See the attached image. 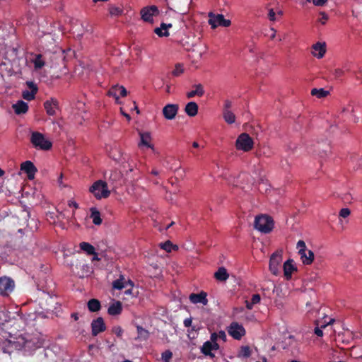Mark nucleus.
I'll return each mask as SVG.
<instances>
[{
  "mask_svg": "<svg viewBox=\"0 0 362 362\" xmlns=\"http://www.w3.org/2000/svg\"><path fill=\"white\" fill-rule=\"evenodd\" d=\"M219 349L218 343H211L209 341H205L201 347V352L206 356H209L213 358L215 355L212 353L213 351H216Z\"/></svg>",
  "mask_w": 362,
  "mask_h": 362,
  "instance_id": "15",
  "label": "nucleus"
},
{
  "mask_svg": "<svg viewBox=\"0 0 362 362\" xmlns=\"http://www.w3.org/2000/svg\"><path fill=\"white\" fill-rule=\"evenodd\" d=\"M112 332L117 336L121 337L123 332L122 329L120 327H115L112 329Z\"/></svg>",
  "mask_w": 362,
  "mask_h": 362,
  "instance_id": "46",
  "label": "nucleus"
},
{
  "mask_svg": "<svg viewBox=\"0 0 362 362\" xmlns=\"http://www.w3.org/2000/svg\"><path fill=\"white\" fill-rule=\"evenodd\" d=\"M192 146H193L194 148H198V147L199 146V144H198L197 141H194V142L192 143Z\"/></svg>",
  "mask_w": 362,
  "mask_h": 362,
  "instance_id": "63",
  "label": "nucleus"
},
{
  "mask_svg": "<svg viewBox=\"0 0 362 362\" xmlns=\"http://www.w3.org/2000/svg\"><path fill=\"white\" fill-rule=\"evenodd\" d=\"M90 212V218H92L93 223L97 226L100 225L102 223V218L100 211L95 208H91Z\"/></svg>",
  "mask_w": 362,
  "mask_h": 362,
  "instance_id": "30",
  "label": "nucleus"
},
{
  "mask_svg": "<svg viewBox=\"0 0 362 362\" xmlns=\"http://www.w3.org/2000/svg\"><path fill=\"white\" fill-rule=\"evenodd\" d=\"M276 13L274 11L273 8L269 9L268 13V18L271 21H274L276 20Z\"/></svg>",
  "mask_w": 362,
  "mask_h": 362,
  "instance_id": "47",
  "label": "nucleus"
},
{
  "mask_svg": "<svg viewBox=\"0 0 362 362\" xmlns=\"http://www.w3.org/2000/svg\"><path fill=\"white\" fill-rule=\"evenodd\" d=\"M228 332L235 339H240L245 334L244 327L237 322L231 323Z\"/></svg>",
  "mask_w": 362,
  "mask_h": 362,
  "instance_id": "12",
  "label": "nucleus"
},
{
  "mask_svg": "<svg viewBox=\"0 0 362 362\" xmlns=\"http://www.w3.org/2000/svg\"><path fill=\"white\" fill-rule=\"evenodd\" d=\"M44 107L48 115L54 116L59 109V102L56 98H52L44 103Z\"/></svg>",
  "mask_w": 362,
  "mask_h": 362,
  "instance_id": "16",
  "label": "nucleus"
},
{
  "mask_svg": "<svg viewBox=\"0 0 362 362\" xmlns=\"http://www.w3.org/2000/svg\"><path fill=\"white\" fill-rule=\"evenodd\" d=\"M30 141L33 147L37 150L49 151L52 147V143L39 132H31Z\"/></svg>",
  "mask_w": 362,
  "mask_h": 362,
  "instance_id": "1",
  "label": "nucleus"
},
{
  "mask_svg": "<svg viewBox=\"0 0 362 362\" xmlns=\"http://www.w3.org/2000/svg\"><path fill=\"white\" fill-rule=\"evenodd\" d=\"M254 226L257 230L263 233H269L274 228V221L269 216L259 215L255 217Z\"/></svg>",
  "mask_w": 362,
  "mask_h": 362,
  "instance_id": "3",
  "label": "nucleus"
},
{
  "mask_svg": "<svg viewBox=\"0 0 362 362\" xmlns=\"http://www.w3.org/2000/svg\"><path fill=\"white\" fill-rule=\"evenodd\" d=\"M88 308L90 312L95 313L98 312L101 308L100 302L95 298H92L88 301L87 303Z\"/></svg>",
  "mask_w": 362,
  "mask_h": 362,
  "instance_id": "29",
  "label": "nucleus"
},
{
  "mask_svg": "<svg viewBox=\"0 0 362 362\" xmlns=\"http://www.w3.org/2000/svg\"><path fill=\"white\" fill-rule=\"evenodd\" d=\"M158 171L155 170V169H153L152 171H151V174L154 175H158Z\"/></svg>",
  "mask_w": 362,
  "mask_h": 362,
  "instance_id": "62",
  "label": "nucleus"
},
{
  "mask_svg": "<svg viewBox=\"0 0 362 362\" xmlns=\"http://www.w3.org/2000/svg\"><path fill=\"white\" fill-rule=\"evenodd\" d=\"M343 71L341 69H336L335 71H334V75L336 77H340L341 76H342L343 74Z\"/></svg>",
  "mask_w": 362,
  "mask_h": 362,
  "instance_id": "58",
  "label": "nucleus"
},
{
  "mask_svg": "<svg viewBox=\"0 0 362 362\" xmlns=\"http://www.w3.org/2000/svg\"><path fill=\"white\" fill-rule=\"evenodd\" d=\"M158 13L156 6L143 8L141 11V18L146 22H152L153 16Z\"/></svg>",
  "mask_w": 362,
  "mask_h": 362,
  "instance_id": "14",
  "label": "nucleus"
},
{
  "mask_svg": "<svg viewBox=\"0 0 362 362\" xmlns=\"http://www.w3.org/2000/svg\"><path fill=\"white\" fill-rule=\"evenodd\" d=\"M320 15L322 16L321 18H320V21H321V23L322 24H325L326 23V21H327V19H328V16L325 13H321Z\"/></svg>",
  "mask_w": 362,
  "mask_h": 362,
  "instance_id": "54",
  "label": "nucleus"
},
{
  "mask_svg": "<svg viewBox=\"0 0 362 362\" xmlns=\"http://www.w3.org/2000/svg\"><path fill=\"white\" fill-rule=\"evenodd\" d=\"M218 339H221L223 341H226V334L225 333L224 331H220L218 332Z\"/></svg>",
  "mask_w": 362,
  "mask_h": 362,
  "instance_id": "49",
  "label": "nucleus"
},
{
  "mask_svg": "<svg viewBox=\"0 0 362 362\" xmlns=\"http://www.w3.org/2000/svg\"><path fill=\"white\" fill-rule=\"evenodd\" d=\"M214 277L218 281H226L228 279L229 274L226 269L221 267L214 273Z\"/></svg>",
  "mask_w": 362,
  "mask_h": 362,
  "instance_id": "27",
  "label": "nucleus"
},
{
  "mask_svg": "<svg viewBox=\"0 0 362 362\" xmlns=\"http://www.w3.org/2000/svg\"><path fill=\"white\" fill-rule=\"evenodd\" d=\"M334 319H331L329 322H327L325 325H322L320 328H319L318 327H316L314 329L315 334L318 337H322L323 332H322V329L326 327L327 325H332L334 322Z\"/></svg>",
  "mask_w": 362,
  "mask_h": 362,
  "instance_id": "40",
  "label": "nucleus"
},
{
  "mask_svg": "<svg viewBox=\"0 0 362 362\" xmlns=\"http://www.w3.org/2000/svg\"><path fill=\"white\" fill-rule=\"evenodd\" d=\"M260 300H261V297H260L259 294H254L252 296L251 303L253 305H256L260 302Z\"/></svg>",
  "mask_w": 362,
  "mask_h": 362,
  "instance_id": "45",
  "label": "nucleus"
},
{
  "mask_svg": "<svg viewBox=\"0 0 362 362\" xmlns=\"http://www.w3.org/2000/svg\"><path fill=\"white\" fill-rule=\"evenodd\" d=\"M122 311V303L119 300L115 301L112 304H111L107 310V313L110 315H119Z\"/></svg>",
  "mask_w": 362,
  "mask_h": 362,
  "instance_id": "24",
  "label": "nucleus"
},
{
  "mask_svg": "<svg viewBox=\"0 0 362 362\" xmlns=\"http://www.w3.org/2000/svg\"><path fill=\"white\" fill-rule=\"evenodd\" d=\"M173 357V353L170 350H166L162 353L161 358L164 362H170Z\"/></svg>",
  "mask_w": 362,
  "mask_h": 362,
  "instance_id": "42",
  "label": "nucleus"
},
{
  "mask_svg": "<svg viewBox=\"0 0 362 362\" xmlns=\"http://www.w3.org/2000/svg\"><path fill=\"white\" fill-rule=\"evenodd\" d=\"M89 192L93 194L96 199H106L110 194L106 182L97 180L90 187Z\"/></svg>",
  "mask_w": 362,
  "mask_h": 362,
  "instance_id": "2",
  "label": "nucleus"
},
{
  "mask_svg": "<svg viewBox=\"0 0 362 362\" xmlns=\"http://www.w3.org/2000/svg\"><path fill=\"white\" fill-rule=\"evenodd\" d=\"M297 248L299 250L298 253L301 256L302 262L304 264L309 265L310 264L314 259V253L311 250L308 251V254H309V257H307L306 254V245L303 240H299L297 243Z\"/></svg>",
  "mask_w": 362,
  "mask_h": 362,
  "instance_id": "10",
  "label": "nucleus"
},
{
  "mask_svg": "<svg viewBox=\"0 0 362 362\" xmlns=\"http://www.w3.org/2000/svg\"><path fill=\"white\" fill-rule=\"evenodd\" d=\"M27 85L30 88V90H33L34 88L37 89V86L33 82H27Z\"/></svg>",
  "mask_w": 362,
  "mask_h": 362,
  "instance_id": "57",
  "label": "nucleus"
},
{
  "mask_svg": "<svg viewBox=\"0 0 362 362\" xmlns=\"http://www.w3.org/2000/svg\"><path fill=\"white\" fill-rule=\"evenodd\" d=\"M327 0H313V3L317 6H323Z\"/></svg>",
  "mask_w": 362,
  "mask_h": 362,
  "instance_id": "51",
  "label": "nucleus"
},
{
  "mask_svg": "<svg viewBox=\"0 0 362 362\" xmlns=\"http://www.w3.org/2000/svg\"><path fill=\"white\" fill-rule=\"evenodd\" d=\"M136 329L138 334V339L145 341L149 338L150 333L147 329L143 328L141 326L139 325L136 326Z\"/></svg>",
  "mask_w": 362,
  "mask_h": 362,
  "instance_id": "33",
  "label": "nucleus"
},
{
  "mask_svg": "<svg viewBox=\"0 0 362 362\" xmlns=\"http://www.w3.org/2000/svg\"><path fill=\"white\" fill-rule=\"evenodd\" d=\"M293 261L291 259L286 260L284 265V273L287 280L291 278L292 273L296 270V267L293 264Z\"/></svg>",
  "mask_w": 362,
  "mask_h": 362,
  "instance_id": "21",
  "label": "nucleus"
},
{
  "mask_svg": "<svg viewBox=\"0 0 362 362\" xmlns=\"http://www.w3.org/2000/svg\"><path fill=\"white\" fill-rule=\"evenodd\" d=\"M79 247L81 250L84 251L88 255H92L95 254V247L87 242H82L79 244Z\"/></svg>",
  "mask_w": 362,
  "mask_h": 362,
  "instance_id": "31",
  "label": "nucleus"
},
{
  "mask_svg": "<svg viewBox=\"0 0 362 362\" xmlns=\"http://www.w3.org/2000/svg\"><path fill=\"white\" fill-rule=\"evenodd\" d=\"M127 95V90L123 86H112L107 92V95L113 97L117 104L120 103L119 96L125 97Z\"/></svg>",
  "mask_w": 362,
  "mask_h": 362,
  "instance_id": "11",
  "label": "nucleus"
},
{
  "mask_svg": "<svg viewBox=\"0 0 362 362\" xmlns=\"http://www.w3.org/2000/svg\"><path fill=\"white\" fill-rule=\"evenodd\" d=\"M109 12L111 16H119L122 14L123 9L118 6H110L109 8Z\"/></svg>",
  "mask_w": 362,
  "mask_h": 362,
  "instance_id": "39",
  "label": "nucleus"
},
{
  "mask_svg": "<svg viewBox=\"0 0 362 362\" xmlns=\"http://www.w3.org/2000/svg\"><path fill=\"white\" fill-rule=\"evenodd\" d=\"M21 170L27 174L29 180H33L35 174L37 172V168L35 165L30 160L25 161L21 165Z\"/></svg>",
  "mask_w": 362,
  "mask_h": 362,
  "instance_id": "19",
  "label": "nucleus"
},
{
  "mask_svg": "<svg viewBox=\"0 0 362 362\" xmlns=\"http://www.w3.org/2000/svg\"><path fill=\"white\" fill-rule=\"evenodd\" d=\"M172 26L171 23H161L159 28H155L154 33L159 37H168L170 35L168 29L172 28Z\"/></svg>",
  "mask_w": 362,
  "mask_h": 362,
  "instance_id": "22",
  "label": "nucleus"
},
{
  "mask_svg": "<svg viewBox=\"0 0 362 362\" xmlns=\"http://www.w3.org/2000/svg\"><path fill=\"white\" fill-rule=\"evenodd\" d=\"M209 24L213 29H215L218 26L228 27L231 24L230 21L229 19H226L223 14H214L213 13H209Z\"/></svg>",
  "mask_w": 362,
  "mask_h": 362,
  "instance_id": "8",
  "label": "nucleus"
},
{
  "mask_svg": "<svg viewBox=\"0 0 362 362\" xmlns=\"http://www.w3.org/2000/svg\"><path fill=\"white\" fill-rule=\"evenodd\" d=\"M312 54L314 57L317 59H321L324 57L326 52V44L325 42H317L313 45Z\"/></svg>",
  "mask_w": 362,
  "mask_h": 362,
  "instance_id": "20",
  "label": "nucleus"
},
{
  "mask_svg": "<svg viewBox=\"0 0 362 362\" xmlns=\"http://www.w3.org/2000/svg\"><path fill=\"white\" fill-rule=\"evenodd\" d=\"M22 342L20 341L5 339L0 340V347L4 353L11 354L14 350H21L25 346V341L22 339Z\"/></svg>",
  "mask_w": 362,
  "mask_h": 362,
  "instance_id": "5",
  "label": "nucleus"
},
{
  "mask_svg": "<svg viewBox=\"0 0 362 362\" xmlns=\"http://www.w3.org/2000/svg\"><path fill=\"white\" fill-rule=\"evenodd\" d=\"M184 71L183 67L180 64H177L175 65V69L172 71V74L174 76H180Z\"/></svg>",
  "mask_w": 362,
  "mask_h": 362,
  "instance_id": "43",
  "label": "nucleus"
},
{
  "mask_svg": "<svg viewBox=\"0 0 362 362\" xmlns=\"http://www.w3.org/2000/svg\"><path fill=\"white\" fill-rule=\"evenodd\" d=\"M250 355H251V351L248 346L241 347L240 351L239 353V356L247 358V357H250Z\"/></svg>",
  "mask_w": 362,
  "mask_h": 362,
  "instance_id": "41",
  "label": "nucleus"
},
{
  "mask_svg": "<svg viewBox=\"0 0 362 362\" xmlns=\"http://www.w3.org/2000/svg\"><path fill=\"white\" fill-rule=\"evenodd\" d=\"M139 136L141 139V141L139 144V146H145L148 148L153 149V146L150 144L151 137V134L148 132H139Z\"/></svg>",
  "mask_w": 362,
  "mask_h": 362,
  "instance_id": "26",
  "label": "nucleus"
},
{
  "mask_svg": "<svg viewBox=\"0 0 362 362\" xmlns=\"http://www.w3.org/2000/svg\"><path fill=\"white\" fill-rule=\"evenodd\" d=\"M92 335L97 336L99 333L104 332L106 329V327L101 317L93 320L91 323Z\"/></svg>",
  "mask_w": 362,
  "mask_h": 362,
  "instance_id": "17",
  "label": "nucleus"
},
{
  "mask_svg": "<svg viewBox=\"0 0 362 362\" xmlns=\"http://www.w3.org/2000/svg\"><path fill=\"white\" fill-rule=\"evenodd\" d=\"M223 117L225 122L229 124L235 122V115L230 110H223Z\"/></svg>",
  "mask_w": 362,
  "mask_h": 362,
  "instance_id": "32",
  "label": "nucleus"
},
{
  "mask_svg": "<svg viewBox=\"0 0 362 362\" xmlns=\"http://www.w3.org/2000/svg\"><path fill=\"white\" fill-rule=\"evenodd\" d=\"M124 277L123 275H120L119 278L112 282V288L117 290H122L125 288Z\"/></svg>",
  "mask_w": 362,
  "mask_h": 362,
  "instance_id": "35",
  "label": "nucleus"
},
{
  "mask_svg": "<svg viewBox=\"0 0 362 362\" xmlns=\"http://www.w3.org/2000/svg\"><path fill=\"white\" fill-rule=\"evenodd\" d=\"M253 139L247 133H243L239 135L235 141L236 148L245 152L250 151L253 148Z\"/></svg>",
  "mask_w": 362,
  "mask_h": 362,
  "instance_id": "6",
  "label": "nucleus"
},
{
  "mask_svg": "<svg viewBox=\"0 0 362 362\" xmlns=\"http://www.w3.org/2000/svg\"><path fill=\"white\" fill-rule=\"evenodd\" d=\"M207 293L205 291H201L199 293H192L189 295V299L192 303H201L203 305L208 304Z\"/></svg>",
  "mask_w": 362,
  "mask_h": 362,
  "instance_id": "18",
  "label": "nucleus"
},
{
  "mask_svg": "<svg viewBox=\"0 0 362 362\" xmlns=\"http://www.w3.org/2000/svg\"><path fill=\"white\" fill-rule=\"evenodd\" d=\"M13 108L16 114L21 115L27 112L28 110V105L25 102L18 100L16 104L13 105Z\"/></svg>",
  "mask_w": 362,
  "mask_h": 362,
  "instance_id": "25",
  "label": "nucleus"
},
{
  "mask_svg": "<svg viewBox=\"0 0 362 362\" xmlns=\"http://www.w3.org/2000/svg\"><path fill=\"white\" fill-rule=\"evenodd\" d=\"M253 304H252L251 301L245 300V306L248 310H251L253 308Z\"/></svg>",
  "mask_w": 362,
  "mask_h": 362,
  "instance_id": "59",
  "label": "nucleus"
},
{
  "mask_svg": "<svg viewBox=\"0 0 362 362\" xmlns=\"http://www.w3.org/2000/svg\"><path fill=\"white\" fill-rule=\"evenodd\" d=\"M120 112H121V114H122L123 116H124V117L127 118V119L128 121H130V120H131V117H130V115H129V114L126 113V112L124 111V110H123V108H122V107H121V108H120Z\"/></svg>",
  "mask_w": 362,
  "mask_h": 362,
  "instance_id": "56",
  "label": "nucleus"
},
{
  "mask_svg": "<svg viewBox=\"0 0 362 362\" xmlns=\"http://www.w3.org/2000/svg\"><path fill=\"white\" fill-rule=\"evenodd\" d=\"M38 89L34 88L33 90H24L23 92L22 96L26 100H32L35 98V94L37 93Z\"/></svg>",
  "mask_w": 362,
  "mask_h": 362,
  "instance_id": "38",
  "label": "nucleus"
},
{
  "mask_svg": "<svg viewBox=\"0 0 362 362\" xmlns=\"http://www.w3.org/2000/svg\"><path fill=\"white\" fill-rule=\"evenodd\" d=\"M218 339V334L216 332L211 333L209 342H211L213 344L218 343L217 342Z\"/></svg>",
  "mask_w": 362,
  "mask_h": 362,
  "instance_id": "48",
  "label": "nucleus"
},
{
  "mask_svg": "<svg viewBox=\"0 0 362 362\" xmlns=\"http://www.w3.org/2000/svg\"><path fill=\"white\" fill-rule=\"evenodd\" d=\"M231 107H232V102L230 100H226L224 101L223 109V110H230Z\"/></svg>",
  "mask_w": 362,
  "mask_h": 362,
  "instance_id": "50",
  "label": "nucleus"
},
{
  "mask_svg": "<svg viewBox=\"0 0 362 362\" xmlns=\"http://www.w3.org/2000/svg\"><path fill=\"white\" fill-rule=\"evenodd\" d=\"M132 288H129V289L126 290L124 293L127 295H130V294H132Z\"/></svg>",
  "mask_w": 362,
  "mask_h": 362,
  "instance_id": "64",
  "label": "nucleus"
},
{
  "mask_svg": "<svg viewBox=\"0 0 362 362\" xmlns=\"http://www.w3.org/2000/svg\"><path fill=\"white\" fill-rule=\"evenodd\" d=\"M33 62L34 64L35 69L37 70L42 69L45 64V62L42 58V55L40 54L35 55Z\"/></svg>",
  "mask_w": 362,
  "mask_h": 362,
  "instance_id": "34",
  "label": "nucleus"
},
{
  "mask_svg": "<svg viewBox=\"0 0 362 362\" xmlns=\"http://www.w3.org/2000/svg\"><path fill=\"white\" fill-rule=\"evenodd\" d=\"M329 91L325 90L324 88H313L311 90V95L316 96L318 98H322L328 95Z\"/></svg>",
  "mask_w": 362,
  "mask_h": 362,
  "instance_id": "36",
  "label": "nucleus"
},
{
  "mask_svg": "<svg viewBox=\"0 0 362 362\" xmlns=\"http://www.w3.org/2000/svg\"><path fill=\"white\" fill-rule=\"evenodd\" d=\"M71 317L74 318V320H76V321L78 320V319L77 313H72Z\"/></svg>",
  "mask_w": 362,
  "mask_h": 362,
  "instance_id": "61",
  "label": "nucleus"
},
{
  "mask_svg": "<svg viewBox=\"0 0 362 362\" xmlns=\"http://www.w3.org/2000/svg\"><path fill=\"white\" fill-rule=\"evenodd\" d=\"M179 105L177 104H168L163 108V115L166 119H173L177 114Z\"/></svg>",
  "mask_w": 362,
  "mask_h": 362,
  "instance_id": "13",
  "label": "nucleus"
},
{
  "mask_svg": "<svg viewBox=\"0 0 362 362\" xmlns=\"http://www.w3.org/2000/svg\"><path fill=\"white\" fill-rule=\"evenodd\" d=\"M160 247L168 252H171L172 250H178V247L177 245H173L170 240H167L165 243H161Z\"/></svg>",
  "mask_w": 362,
  "mask_h": 362,
  "instance_id": "37",
  "label": "nucleus"
},
{
  "mask_svg": "<svg viewBox=\"0 0 362 362\" xmlns=\"http://www.w3.org/2000/svg\"><path fill=\"white\" fill-rule=\"evenodd\" d=\"M71 270L79 278L87 276L90 272L89 266L79 259L71 264Z\"/></svg>",
  "mask_w": 362,
  "mask_h": 362,
  "instance_id": "7",
  "label": "nucleus"
},
{
  "mask_svg": "<svg viewBox=\"0 0 362 362\" xmlns=\"http://www.w3.org/2000/svg\"><path fill=\"white\" fill-rule=\"evenodd\" d=\"M192 318H186L183 322L185 327H189L192 325Z\"/></svg>",
  "mask_w": 362,
  "mask_h": 362,
  "instance_id": "53",
  "label": "nucleus"
},
{
  "mask_svg": "<svg viewBox=\"0 0 362 362\" xmlns=\"http://www.w3.org/2000/svg\"><path fill=\"white\" fill-rule=\"evenodd\" d=\"M16 286L13 279L7 276L0 277V296L2 297H8L14 291Z\"/></svg>",
  "mask_w": 362,
  "mask_h": 362,
  "instance_id": "4",
  "label": "nucleus"
},
{
  "mask_svg": "<svg viewBox=\"0 0 362 362\" xmlns=\"http://www.w3.org/2000/svg\"><path fill=\"white\" fill-rule=\"evenodd\" d=\"M194 89L187 93L188 98H192L195 96L202 97L204 94V87L202 84H195L193 86Z\"/></svg>",
  "mask_w": 362,
  "mask_h": 362,
  "instance_id": "23",
  "label": "nucleus"
},
{
  "mask_svg": "<svg viewBox=\"0 0 362 362\" xmlns=\"http://www.w3.org/2000/svg\"><path fill=\"white\" fill-rule=\"evenodd\" d=\"M282 262L281 252L276 251L274 252L269 259V270L275 276L280 274V265Z\"/></svg>",
  "mask_w": 362,
  "mask_h": 362,
  "instance_id": "9",
  "label": "nucleus"
},
{
  "mask_svg": "<svg viewBox=\"0 0 362 362\" xmlns=\"http://www.w3.org/2000/svg\"><path fill=\"white\" fill-rule=\"evenodd\" d=\"M350 210L348 208L341 209L339 211V216L343 218H346L350 215Z\"/></svg>",
  "mask_w": 362,
  "mask_h": 362,
  "instance_id": "44",
  "label": "nucleus"
},
{
  "mask_svg": "<svg viewBox=\"0 0 362 362\" xmlns=\"http://www.w3.org/2000/svg\"><path fill=\"white\" fill-rule=\"evenodd\" d=\"M68 206L69 207H74L75 209L78 208V204L73 199L68 201Z\"/></svg>",
  "mask_w": 362,
  "mask_h": 362,
  "instance_id": "52",
  "label": "nucleus"
},
{
  "mask_svg": "<svg viewBox=\"0 0 362 362\" xmlns=\"http://www.w3.org/2000/svg\"><path fill=\"white\" fill-rule=\"evenodd\" d=\"M124 284L126 285V287L127 286H131V288H132L134 285V282L132 280H128L127 281H124Z\"/></svg>",
  "mask_w": 362,
  "mask_h": 362,
  "instance_id": "60",
  "label": "nucleus"
},
{
  "mask_svg": "<svg viewBox=\"0 0 362 362\" xmlns=\"http://www.w3.org/2000/svg\"><path fill=\"white\" fill-rule=\"evenodd\" d=\"M329 148V145H326L325 148H324L322 152H319L320 156L321 157L326 156Z\"/></svg>",
  "mask_w": 362,
  "mask_h": 362,
  "instance_id": "55",
  "label": "nucleus"
},
{
  "mask_svg": "<svg viewBox=\"0 0 362 362\" xmlns=\"http://www.w3.org/2000/svg\"><path fill=\"white\" fill-rule=\"evenodd\" d=\"M185 111L189 117H194L198 112V105L195 102H189L186 105Z\"/></svg>",
  "mask_w": 362,
  "mask_h": 362,
  "instance_id": "28",
  "label": "nucleus"
}]
</instances>
